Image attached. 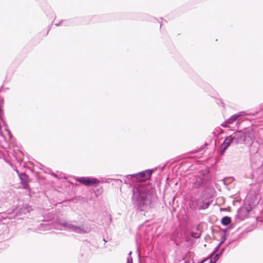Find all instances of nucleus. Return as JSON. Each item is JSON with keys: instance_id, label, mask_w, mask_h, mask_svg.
<instances>
[{"instance_id": "nucleus-1", "label": "nucleus", "mask_w": 263, "mask_h": 263, "mask_svg": "<svg viewBox=\"0 0 263 263\" xmlns=\"http://www.w3.org/2000/svg\"><path fill=\"white\" fill-rule=\"evenodd\" d=\"M211 181V176L209 171L203 172L195 178L193 183V188L204 187L201 195L196 200L197 209L199 210L208 209L212 201L213 189L208 186Z\"/></svg>"}, {"instance_id": "nucleus-2", "label": "nucleus", "mask_w": 263, "mask_h": 263, "mask_svg": "<svg viewBox=\"0 0 263 263\" xmlns=\"http://www.w3.org/2000/svg\"><path fill=\"white\" fill-rule=\"evenodd\" d=\"M152 194L148 187L142 186L133 188L132 204L136 211L147 212L151 208Z\"/></svg>"}, {"instance_id": "nucleus-3", "label": "nucleus", "mask_w": 263, "mask_h": 263, "mask_svg": "<svg viewBox=\"0 0 263 263\" xmlns=\"http://www.w3.org/2000/svg\"><path fill=\"white\" fill-rule=\"evenodd\" d=\"M233 142L236 144H243L250 146L255 139L254 130L252 127H247L238 130L230 135Z\"/></svg>"}, {"instance_id": "nucleus-4", "label": "nucleus", "mask_w": 263, "mask_h": 263, "mask_svg": "<svg viewBox=\"0 0 263 263\" xmlns=\"http://www.w3.org/2000/svg\"><path fill=\"white\" fill-rule=\"evenodd\" d=\"M59 223L60 226L64 227L65 230L81 234L87 233L90 231L88 228H84L80 226H76L71 223H69L65 220H59Z\"/></svg>"}, {"instance_id": "nucleus-5", "label": "nucleus", "mask_w": 263, "mask_h": 263, "mask_svg": "<svg viewBox=\"0 0 263 263\" xmlns=\"http://www.w3.org/2000/svg\"><path fill=\"white\" fill-rule=\"evenodd\" d=\"M30 209V208L28 204L23 205L22 206L16 208L12 212L4 213L2 215H0V218L3 219H6V218L10 219H13L18 215L22 214H26L29 213Z\"/></svg>"}, {"instance_id": "nucleus-6", "label": "nucleus", "mask_w": 263, "mask_h": 263, "mask_svg": "<svg viewBox=\"0 0 263 263\" xmlns=\"http://www.w3.org/2000/svg\"><path fill=\"white\" fill-rule=\"evenodd\" d=\"M75 180L86 186H95L101 182L98 178L91 176L77 177Z\"/></svg>"}, {"instance_id": "nucleus-7", "label": "nucleus", "mask_w": 263, "mask_h": 263, "mask_svg": "<svg viewBox=\"0 0 263 263\" xmlns=\"http://www.w3.org/2000/svg\"><path fill=\"white\" fill-rule=\"evenodd\" d=\"M251 209H249L246 207H241L239 208L237 212V214L235 216V221L236 222H239L244 219L245 217L247 216Z\"/></svg>"}, {"instance_id": "nucleus-8", "label": "nucleus", "mask_w": 263, "mask_h": 263, "mask_svg": "<svg viewBox=\"0 0 263 263\" xmlns=\"http://www.w3.org/2000/svg\"><path fill=\"white\" fill-rule=\"evenodd\" d=\"M245 115L246 113L245 111H240L237 114H234L232 115L229 119L226 120L224 122L221 124V125L224 128L227 127L228 124H233L237 120L239 119L241 117L244 116Z\"/></svg>"}, {"instance_id": "nucleus-9", "label": "nucleus", "mask_w": 263, "mask_h": 263, "mask_svg": "<svg viewBox=\"0 0 263 263\" xmlns=\"http://www.w3.org/2000/svg\"><path fill=\"white\" fill-rule=\"evenodd\" d=\"M233 143L230 135L226 137L222 143L221 144L219 149L218 151L219 155L220 156L223 155L226 150L229 147L231 144Z\"/></svg>"}, {"instance_id": "nucleus-10", "label": "nucleus", "mask_w": 263, "mask_h": 263, "mask_svg": "<svg viewBox=\"0 0 263 263\" xmlns=\"http://www.w3.org/2000/svg\"><path fill=\"white\" fill-rule=\"evenodd\" d=\"M154 170L153 169H147L145 171L137 173L138 181L143 182L149 180L152 175Z\"/></svg>"}, {"instance_id": "nucleus-11", "label": "nucleus", "mask_w": 263, "mask_h": 263, "mask_svg": "<svg viewBox=\"0 0 263 263\" xmlns=\"http://www.w3.org/2000/svg\"><path fill=\"white\" fill-rule=\"evenodd\" d=\"M231 226L229 227L228 228H226L225 229H224L223 230V235L221 236V240L220 241H219V243L218 244V245L215 247V248L214 249V250L213 251V252H212V255H214V254L215 253V252H217L220 247L221 246V245L223 243V242L226 241V239H227V232H228V230L230 228H231Z\"/></svg>"}, {"instance_id": "nucleus-12", "label": "nucleus", "mask_w": 263, "mask_h": 263, "mask_svg": "<svg viewBox=\"0 0 263 263\" xmlns=\"http://www.w3.org/2000/svg\"><path fill=\"white\" fill-rule=\"evenodd\" d=\"M125 177L126 178V179L124 180L125 184H131L135 181L134 179L136 180L135 181H138L137 173L127 175Z\"/></svg>"}, {"instance_id": "nucleus-13", "label": "nucleus", "mask_w": 263, "mask_h": 263, "mask_svg": "<svg viewBox=\"0 0 263 263\" xmlns=\"http://www.w3.org/2000/svg\"><path fill=\"white\" fill-rule=\"evenodd\" d=\"M212 253L209 255V258H210V263H216L220 258V254L215 252L214 255L211 256Z\"/></svg>"}, {"instance_id": "nucleus-14", "label": "nucleus", "mask_w": 263, "mask_h": 263, "mask_svg": "<svg viewBox=\"0 0 263 263\" xmlns=\"http://www.w3.org/2000/svg\"><path fill=\"white\" fill-rule=\"evenodd\" d=\"M231 218L228 216H223L221 219V223L224 226H228L231 223Z\"/></svg>"}, {"instance_id": "nucleus-15", "label": "nucleus", "mask_w": 263, "mask_h": 263, "mask_svg": "<svg viewBox=\"0 0 263 263\" xmlns=\"http://www.w3.org/2000/svg\"><path fill=\"white\" fill-rule=\"evenodd\" d=\"M49 229V224L48 222L43 223L40 225L39 230L40 231H46Z\"/></svg>"}, {"instance_id": "nucleus-16", "label": "nucleus", "mask_w": 263, "mask_h": 263, "mask_svg": "<svg viewBox=\"0 0 263 263\" xmlns=\"http://www.w3.org/2000/svg\"><path fill=\"white\" fill-rule=\"evenodd\" d=\"M50 176H53L54 177H55V178H57V179H61V178H65V177L64 176V174L62 173H58V174L51 171V170H50Z\"/></svg>"}, {"instance_id": "nucleus-17", "label": "nucleus", "mask_w": 263, "mask_h": 263, "mask_svg": "<svg viewBox=\"0 0 263 263\" xmlns=\"http://www.w3.org/2000/svg\"><path fill=\"white\" fill-rule=\"evenodd\" d=\"M21 183L28 181V177L25 173H21L19 175Z\"/></svg>"}, {"instance_id": "nucleus-18", "label": "nucleus", "mask_w": 263, "mask_h": 263, "mask_svg": "<svg viewBox=\"0 0 263 263\" xmlns=\"http://www.w3.org/2000/svg\"><path fill=\"white\" fill-rule=\"evenodd\" d=\"M93 192L95 194L96 197H98L99 195H100L103 191V189L102 186H100V187L96 189L95 190H93Z\"/></svg>"}, {"instance_id": "nucleus-19", "label": "nucleus", "mask_w": 263, "mask_h": 263, "mask_svg": "<svg viewBox=\"0 0 263 263\" xmlns=\"http://www.w3.org/2000/svg\"><path fill=\"white\" fill-rule=\"evenodd\" d=\"M132 254V251H129L128 253V257H127L126 263H133V259L132 257L131 256Z\"/></svg>"}, {"instance_id": "nucleus-20", "label": "nucleus", "mask_w": 263, "mask_h": 263, "mask_svg": "<svg viewBox=\"0 0 263 263\" xmlns=\"http://www.w3.org/2000/svg\"><path fill=\"white\" fill-rule=\"evenodd\" d=\"M21 183H22V184L23 185V189H26V190H28V189H29V184H28V181L22 182Z\"/></svg>"}, {"instance_id": "nucleus-21", "label": "nucleus", "mask_w": 263, "mask_h": 263, "mask_svg": "<svg viewBox=\"0 0 263 263\" xmlns=\"http://www.w3.org/2000/svg\"><path fill=\"white\" fill-rule=\"evenodd\" d=\"M201 87H205V88H208L209 87V85L206 83L202 82L201 84Z\"/></svg>"}, {"instance_id": "nucleus-22", "label": "nucleus", "mask_w": 263, "mask_h": 263, "mask_svg": "<svg viewBox=\"0 0 263 263\" xmlns=\"http://www.w3.org/2000/svg\"><path fill=\"white\" fill-rule=\"evenodd\" d=\"M50 230L54 228V221H52L51 218H50Z\"/></svg>"}, {"instance_id": "nucleus-23", "label": "nucleus", "mask_w": 263, "mask_h": 263, "mask_svg": "<svg viewBox=\"0 0 263 263\" xmlns=\"http://www.w3.org/2000/svg\"><path fill=\"white\" fill-rule=\"evenodd\" d=\"M171 240H172V241H174V243L176 246H178V245H179V242H178L177 240H175L173 239V237L171 238Z\"/></svg>"}, {"instance_id": "nucleus-24", "label": "nucleus", "mask_w": 263, "mask_h": 263, "mask_svg": "<svg viewBox=\"0 0 263 263\" xmlns=\"http://www.w3.org/2000/svg\"><path fill=\"white\" fill-rule=\"evenodd\" d=\"M209 259L210 260V258H209V256H208L207 258H204L202 259V260L201 261H200V262H202V263H204V262H205L206 260H208Z\"/></svg>"}, {"instance_id": "nucleus-25", "label": "nucleus", "mask_w": 263, "mask_h": 263, "mask_svg": "<svg viewBox=\"0 0 263 263\" xmlns=\"http://www.w3.org/2000/svg\"><path fill=\"white\" fill-rule=\"evenodd\" d=\"M211 142H213V145H214V147H215L216 146V139H212Z\"/></svg>"}, {"instance_id": "nucleus-26", "label": "nucleus", "mask_w": 263, "mask_h": 263, "mask_svg": "<svg viewBox=\"0 0 263 263\" xmlns=\"http://www.w3.org/2000/svg\"><path fill=\"white\" fill-rule=\"evenodd\" d=\"M224 250H225V248H222L219 253H218V254H220V256H221V255L222 254L223 252L224 251Z\"/></svg>"}, {"instance_id": "nucleus-27", "label": "nucleus", "mask_w": 263, "mask_h": 263, "mask_svg": "<svg viewBox=\"0 0 263 263\" xmlns=\"http://www.w3.org/2000/svg\"><path fill=\"white\" fill-rule=\"evenodd\" d=\"M111 180H116L117 182H119L120 183H122V181L120 179H111Z\"/></svg>"}, {"instance_id": "nucleus-28", "label": "nucleus", "mask_w": 263, "mask_h": 263, "mask_svg": "<svg viewBox=\"0 0 263 263\" xmlns=\"http://www.w3.org/2000/svg\"><path fill=\"white\" fill-rule=\"evenodd\" d=\"M8 132L9 136L11 138L12 137V135L9 130H8Z\"/></svg>"}, {"instance_id": "nucleus-29", "label": "nucleus", "mask_w": 263, "mask_h": 263, "mask_svg": "<svg viewBox=\"0 0 263 263\" xmlns=\"http://www.w3.org/2000/svg\"><path fill=\"white\" fill-rule=\"evenodd\" d=\"M65 22V21H64L63 20H62V21H60V24H63Z\"/></svg>"}, {"instance_id": "nucleus-30", "label": "nucleus", "mask_w": 263, "mask_h": 263, "mask_svg": "<svg viewBox=\"0 0 263 263\" xmlns=\"http://www.w3.org/2000/svg\"><path fill=\"white\" fill-rule=\"evenodd\" d=\"M2 109L0 108V118H1V117H2V115H1V114H2Z\"/></svg>"}, {"instance_id": "nucleus-31", "label": "nucleus", "mask_w": 263, "mask_h": 263, "mask_svg": "<svg viewBox=\"0 0 263 263\" xmlns=\"http://www.w3.org/2000/svg\"><path fill=\"white\" fill-rule=\"evenodd\" d=\"M55 25L56 26H58L59 25V24H55Z\"/></svg>"}, {"instance_id": "nucleus-32", "label": "nucleus", "mask_w": 263, "mask_h": 263, "mask_svg": "<svg viewBox=\"0 0 263 263\" xmlns=\"http://www.w3.org/2000/svg\"><path fill=\"white\" fill-rule=\"evenodd\" d=\"M103 241H104L105 242H107V241H106V240H105V239H104V238L103 239Z\"/></svg>"}, {"instance_id": "nucleus-33", "label": "nucleus", "mask_w": 263, "mask_h": 263, "mask_svg": "<svg viewBox=\"0 0 263 263\" xmlns=\"http://www.w3.org/2000/svg\"><path fill=\"white\" fill-rule=\"evenodd\" d=\"M161 26H162V22L160 24V27H161Z\"/></svg>"}, {"instance_id": "nucleus-34", "label": "nucleus", "mask_w": 263, "mask_h": 263, "mask_svg": "<svg viewBox=\"0 0 263 263\" xmlns=\"http://www.w3.org/2000/svg\"><path fill=\"white\" fill-rule=\"evenodd\" d=\"M221 103H222V105L224 104L223 102H221Z\"/></svg>"}, {"instance_id": "nucleus-35", "label": "nucleus", "mask_w": 263, "mask_h": 263, "mask_svg": "<svg viewBox=\"0 0 263 263\" xmlns=\"http://www.w3.org/2000/svg\"><path fill=\"white\" fill-rule=\"evenodd\" d=\"M139 263H141V261H140V259H139Z\"/></svg>"}]
</instances>
